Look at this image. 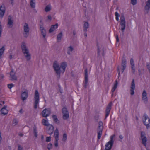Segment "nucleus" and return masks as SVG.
<instances>
[{
	"instance_id": "62",
	"label": "nucleus",
	"mask_w": 150,
	"mask_h": 150,
	"mask_svg": "<svg viewBox=\"0 0 150 150\" xmlns=\"http://www.w3.org/2000/svg\"><path fill=\"white\" fill-rule=\"evenodd\" d=\"M11 2V4L13 5V0H10Z\"/></svg>"
},
{
	"instance_id": "39",
	"label": "nucleus",
	"mask_w": 150,
	"mask_h": 150,
	"mask_svg": "<svg viewBox=\"0 0 150 150\" xmlns=\"http://www.w3.org/2000/svg\"><path fill=\"white\" fill-rule=\"evenodd\" d=\"M18 123V121L16 119H14L13 121V124H14V125H16Z\"/></svg>"
},
{
	"instance_id": "29",
	"label": "nucleus",
	"mask_w": 150,
	"mask_h": 150,
	"mask_svg": "<svg viewBox=\"0 0 150 150\" xmlns=\"http://www.w3.org/2000/svg\"><path fill=\"white\" fill-rule=\"evenodd\" d=\"M33 133L34 136L36 137H37L38 136L37 131V127L35 126L34 125L33 127Z\"/></svg>"
},
{
	"instance_id": "37",
	"label": "nucleus",
	"mask_w": 150,
	"mask_h": 150,
	"mask_svg": "<svg viewBox=\"0 0 150 150\" xmlns=\"http://www.w3.org/2000/svg\"><path fill=\"white\" fill-rule=\"evenodd\" d=\"M52 144L51 143H50L48 145L47 149L48 150H50L51 149H52Z\"/></svg>"
},
{
	"instance_id": "59",
	"label": "nucleus",
	"mask_w": 150,
	"mask_h": 150,
	"mask_svg": "<svg viewBox=\"0 0 150 150\" xmlns=\"http://www.w3.org/2000/svg\"><path fill=\"white\" fill-rule=\"evenodd\" d=\"M48 19L50 21L51 20L52 17L50 15H49L48 16Z\"/></svg>"
},
{
	"instance_id": "19",
	"label": "nucleus",
	"mask_w": 150,
	"mask_h": 150,
	"mask_svg": "<svg viewBox=\"0 0 150 150\" xmlns=\"http://www.w3.org/2000/svg\"><path fill=\"white\" fill-rule=\"evenodd\" d=\"M47 131V133L50 135H51L53 132L54 129L53 125H50Z\"/></svg>"
},
{
	"instance_id": "56",
	"label": "nucleus",
	"mask_w": 150,
	"mask_h": 150,
	"mask_svg": "<svg viewBox=\"0 0 150 150\" xmlns=\"http://www.w3.org/2000/svg\"><path fill=\"white\" fill-rule=\"evenodd\" d=\"M2 31V28L1 25H0V37L1 36V33Z\"/></svg>"
},
{
	"instance_id": "44",
	"label": "nucleus",
	"mask_w": 150,
	"mask_h": 150,
	"mask_svg": "<svg viewBox=\"0 0 150 150\" xmlns=\"http://www.w3.org/2000/svg\"><path fill=\"white\" fill-rule=\"evenodd\" d=\"M131 69H132V71L133 73V74H135V69L134 68V66H131Z\"/></svg>"
},
{
	"instance_id": "57",
	"label": "nucleus",
	"mask_w": 150,
	"mask_h": 150,
	"mask_svg": "<svg viewBox=\"0 0 150 150\" xmlns=\"http://www.w3.org/2000/svg\"><path fill=\"white\" fill-rule=\"evenodd\" d=\"M146 66L147 69H148L149 70H150V64H148L146 65Z\"/></svg>"
},
{
	"instance_id": "33",
	"label": "nucleus",
	"mask_w": 150,
	"mask_h": 150,
	"mask_svg": "<svg viewBox=\"0 0 150 150\" xmlns=\"http://www.w3.org/2000/svg\"><path fill=\"white\" fill-rule=\"evenodd\" d=\"M51 9V7L49 5H47L45 8V11L46 12H48L50 11Z\"/></svg>"
},
{
	"instance_id": "6",
	"label": "nucleus",
	"mask_w": 150,
	"mask_h": 150,
	"mask_svg": "<svg viewBox=\"0 0 150 150\" xmlns=\"http://www.w3.org/2000/svg\"><path fill=\"white\" fill-rule=\"evenodd\" d=\"M62 113L63 114L62 118L63 119L66 120L69 118V112L66 108L64 107L62 109Z\"/></svg>"
},
{
	"instance_id": "43",
	"label": "nucleus",
	"mask_w": 150,
	"mask_h": 150,
	"mask_svg": "<svg viewBox=\"0 0 150 150\" xmlns=\"http://www.w3.org/2000/svg\"><path fill=\"white\" fill-rule=\"evenodd\" d=\"M115 83L114 85V86L112 88H113L115 89H116L117 88V84H118L117 81V80L116 81H115Z\"/></svg>"
},
{
	"instance_id": "24",
	"label": "nucleus",
	"mask_w": 150,
	"mask_h": 150,
	"mask_svg": "<svg viewBox=\"0 0 150 150\" xmlns=\"http://www.w3.org/2000/svg\"><path fill=\"white\" fill-rule=\"evenodd\" d=\"M23 29L24 32H29V28L28 27V24L27 23H25Z\"/></svg>"
},
{
	"instance_id": "5",
	"label": "nucleus",
	"mask_w": 150,
	"mask_h": 150,
	"mask_svg": "<svg viewBox=\"0 0 150 150\" xmlns=\"http://www.w3.org/2000/svg\"><path fill=\"white\" fill-rule=\"evenodd\" d=\"M120 25L121 26V29L123 33L126 27V22L124 15H122L120 18Z\"/></svg>"
},
{
	"instance_id": "64",
	"label": "nucleus",
	"mask_w": 150,
	"mask_h": 150,
	"mask_svg": "<svg viewBox=\"0 0 150 150\" xmlns=\"http://www.w3.org/2000/svg\"><path fill=\"white\" fill-rule=\"evenodd\" d=\"M19 112L20 113H21L22 114L23 113V112H22V109H21L19 111Z\"/></svg>"
},
{
	"instance_id": "63",
	"label": "nucleus",
	"mask_w": 150,
	"mask_h": 150,
	"mask_svg": "<svg viewBox=\"0 0 150 150\" xmlns=\"http://www.w3.org/2000/svg\"><path fill=\"white\" fill-rule=\"evenodd\" d=\"M119 138L120 139H122L123 138V137L121 135H120L119 136Z\"/></svg>"
},
{
	"instance_id": "53",
	"label": "nucleus",
	"mask_w": 150,
	"mask_h": 150,
	"mask_svg": "<svg viewBox=\"0 0 150 150\" xmlns=\"http://www.w3.org/2000/svg\"><path fill=\"white\" fill-rule=\"evenodd\" d=\"M115 14L116 16V17H119L120 16V15L118 13V12H116L115 13Z\"/></svg>"
},
{
	"instance_id": "45",
	"label": "nucleus",
	"mask_w": 150,
	"mask_h": 150,
	"mask_svg": "<svg viewBox=\"0 0 150 150\" xmlns=\"http://www.w3.org/2000/svg\"><path fill=\"white\" fill-rule=\"evenodd\" d=\"M97 47H98L97 53H98V56H99L100 55V49H99V46H98V44H97Z\"/></svg>"
},
{
	"instance_id": "27",
	"label": "nucleus",
	"mask_w": 150,
	"mask_h": 150,
	"mask_svg": "<svg viewBox=\"0 0 150 150\" xmlns=\"http://www.w3.org/2000/svg\"><path fill=\"white\" fill-rule=\"evenodd\" d=\"M62 35V32H60L59 34H58L57 38L58 42H59L60 41Z\"/></svg>"
},
{
	"instance_id": "1",
	"label": "nucleus",
	"mask_w": 150,
	"mask_h": 150,
	"mask_svg": "<svg viewBox=\"0 0 150 150\" xmlns=\"http://www.w3.org/2000/svg\"><path fill=\"white\" fill-rule=\"evenodd\" d=\"M67 66V64L65 62H63L61 64L60 67L57 63V61H54L53 63V67L56 73L57 74V78H59L61 71L60 68L62 69V72L64 73L65 71V68Z\"/></svg>"
},
{
	"instance_id": "60",
	"label": "nucleus",
	"mask_w": 150,
	"mask_h": 150,
	"mask_svg": "<svg viewBox=\"0 0 150 150\" xmlns=\"http://www.w3.org/2000/svg\"><path fill=\"white\" fill-rule=\"evenodd\" d=\"M103 52L102 53V56L103 57L104 55V48H103Z\"/></svg>"
},
{
	"instance_id": "48",
	"label": "nucleus",
	"mask_w": 150,
	"mask_h": 150,
	"mask_svg": "<svg viewBox=\"0 0 150 150\" xmlns=\"http://www.w3.org/2000/svg\"><path fill=\"white\" fill-rule=\"evenodd\" d=\"M14 74H15V73L14 72L13 69H12L10 72V76H11V75H14Z\"/></svg>"
},
{
	"instance_id": "26",
	"label": "nucleus",
	"mask_w": 150,
	"mask_h": 150,
	"mask_svg": "<svg viewBox=\"0 0 150 150\" xmlns=\"http://www.w3.org/2000/svg\"><path fill=\"white\" fill-rule=\"evenodd\" d=\"M54 136L55 139H58L59 131L57 128H56L54 131Z\"/></svg>"
},
{
	"instance_id": "49",
	"label": "nucleus",
	"mask_w": 150,
	"mask_h": 150,
	"mask_svg": "<svg viewBox=\"0 0 150 150\" xmlns=\"http://www.w3.org/2000/svg\"><path fill=\"white\" fill-rule=\"evenodd\" d=\"M103 127H98V131L102 132Z\"/></svg>"
},
{
	"instance_id": "12",
	"label": "nucleus",
	"mask_w": 150,
	"mask_h": 150,
	"mask_svg": "<svg viewBox=\"0 0 150 150\" xmlns=\"http://www.w3.org/2000/svg\"><path fill=\"white\" fill-rule=\"evenodd\" d=\"M13 24V21L11 15H10L8 16V19L7 25L8 27L10 28H11Z\"/></svg>"
},
{
	"instance_id": "25",
	"label": "nucleus",
	"mask_w": 150,
	"mask_h": 150,
	"mask_svg": "<svg viewBox=\"0 0 150 150\" xmlns=\"http://www.w3.org/2000/svg\"><path fill=\"white\" fill-rule=\"evenodd\" d=\"M42 123L44 125L48 127L50 124L48 123V121L45 119H43L42 120Z\"/></svg>"
},
{
	"instance_id": "46",
	"label": "nucleus",
	"mask_w": 150,
	"mask_h": 150,
	"mask_svg": "<svg viewBox=\"0 0 150 150\" xmlns=\"http://www.w3.org/2000/svg\"><path fill=\"white\" fill-rule=\"evenodd\" d=\"M14 85L12 84H9L8 85V87L9 89H11L14 86Z\"/></svg>"
},
{
	"instance_id": "38",
	"label": "nucleus",
	"mask_w": 150,
	"mask_h": 150,
	"mask_svg": "<svg viewBox=\"0 0 150 150\" xmlns=\"http://www.w3.org/2000/svg\"><path fill=\"white\" fill-rule=\"evenodd\" d=\"M130 64L131 65V66H134V60L132 58H131L130 60Z\"/></svg>"
},
{
	"instance_id": "61",
	"label": "nucleus",
	"mask_w": 150,
	"mask_h": 150,
	"mask_svg": "<svg viewBox=\"0 0 150 150\" xmlns=\"http://www.w3.org/2000/svg\"><path fill=\"white\" fill-rule=\"evenodd\" d=\"M138 73L139 74V75H140L141 74V70L140 69H138Z\"/></svg>"
},
{
	"instance_id": "55",
	"label": "nucleus",
	"mask_w": 150,
	"mask_h": 150,
	"mask_svg": "<svg viewBox=\"0 0 150 150\" xmlns=\"http://www.w3.org/2000/svg\"><path fill=\"white\" fill-rule=\"evenodd\" d=\"M117 70L118 73V78H119V76H120V71L119 68L118 66L117 67Z\"/></svg>"
},
{
	"instance_id": "9",
	"label": "nucleus",
	"mask_w": 150,
	"mask_h": 150,
	"mask_svg": "<svg viewBox=\"0 0 150 150\" xmlns=\"http://www.w3.org/2000/svg\"><path fill=\"white\" fill-rule=\"evenodd\" d=\"M115 137V134H114L110 136V141L107 142L105 145V146H106V147H110L111 148H112L114 144V140L113 139V138L114 137Z\"/></svg>"
},
{
	"instance_id": "16",
	"label": "nucleus",
	"mask_w": 150,
	"mask_h": 150,
	"mask_svg": "<svg viewBox=\"0 0 150 150\" xmlns=\"http://www.w3.org/2000/svg\"><path fill=\"white\" fill-rule=\"evenodd\" d=\"M28 97V91H25L22 93L21 95V98L23 101L27 99Z\"/></svg>"
},
{
	"instance_id": "36",
	"label": "nucleus",
	"mask_w": 150,
	"mask_h": 150,
	"mask_svg": "<svg viewBox=\"0 0 150 150\" xmlns=\"http://www.w3.org/2000/svg\"><path fill=\"white\" fill-rule=\"evenodd\" d=\"M102 132L98 131V140H99L100 139Z\"/></svg>"
},
{
	"instance_id": "40",
	"label": "nucleus",
	"mask_w": 150,
	"mask_h": 150,
	"mask_svg": "<svg viewBox=\"0 0 150 150\" xmlns=\"http://www.w3.org/2000/svg\"><path fill=\"white\" fill-rule=\"evenodd\" d=\"M131 3L133 5L136 4L137 2V0H131Z\"/></svg>"
},
{
	"instance_id": "51",
	"label": "nucleus",
	"mask_w": 150,
	"mask_h": 150,
	"mask_svg": "<svg viewBox=\"0 0 150 150\" xmlns=\"http://www.w3.org/2000/svg\"><path fill=\"white\" fill-rule=\"evenodd\" d=\"M98 124H99L98 127H103V122L101 121L99 122L98 123Z\"/></svg>"
},
{
	"instance_id": "10",
	"label": "nucleus",
	"mask_w": 150,
	"mask_h": 150,
	"mask_svg": "<svg viewBox=\"0 0 150 150\" xmlns=\"http://www.w3.org/2000/svg\"><path fill=\"white\" fill-rule=\"evenodd\" d=\"M40 29L41 32V34L45 40V37L46 35V31L45 29L43 27V24L40 25Z\"/></svg>"
},
{
	"instance_id": "11",
	"label": "nucleus",
	"mask_w": 150,
	"mask_h": 150,
	"mask_svg": "<svg viewBox=\"0 0 150 150\" xmlns=\"http://www.w3.org/2000/svg\"><path fill=\"white\" fill-rule=\"evenodd\" d=\"M135 88V85L134 83V80L133 79L131 83L130 87V94L132 95L134 93V90Z\"/></svg>"
},
{
	"instance_id": "32",
	"label": "nucleus",
	"mask_w": 150,
	"mask_h": 150,
	"mask_svg": "<svg viewBox=\"0 0 150 150\" xmlns=\"http://www.w3.org/2000/svg\"><path fill=\"white\" fill-rule=\"evenodd\" d=\"M142 99L145 103H147L148 102V98L146 96H142Z\"/></svg>"
},
{
	"instance_id": "41",
	"label": "nucleus",
	"mask_w": 150,
	"mask_h": 150,
	"mask_svg": "<svg viewBox=\"0 0 150 150\" xmlns=\"http://www.w3.org/2000/svg\"><path fill=\"white\" fill-rule=\"evenodd\" d=\"M29 34V32H24L23 33L24 36L25 38H27Z\"/></svg>"
},
{
	"instance_id": "14",
	"label": "nucleus",
	"mask_w": 150,
	"mask_h": 150,
	"mask_svg": "<svg viewBox=\"0 0 150 150\" xmlns=\"http://www.w3.org/2000/svg\"><path fill=\"white\" fill-rule=\"evenodd\" d=\"M112 105V102H111L108 105L106 110V114L105 116V119H106L107 117L108 116L110 111L111 109V106Z\"/></svg>"
},
{
	"instance_id": "58",
	"label": "nucleus",
	"mask_w": 150,
	"mask_h": 150,
	"mask_svg": "<svg viewBox=\"0 0 150 150\" xmlns=\"http://www.w3.org/2000/svg\"><path fill=\"white\" fill-rule=\"evenodd\" d=\"M116 39L117 42H119V39L117 35H116Z\"/></svg>"
},
{
	"instance_id": "7",
	"label": "nucleus",
	"mask_w": 150,
	"mask_h": 150,
	"mask_svg": "<svg viewBox=\"0 0 150 150\" xmlns=\"http://www.w3.org/2000/svg\"><path fill=\"white\" fill-rule=\"evenodd\" d=\"M141 138L142 139V144L144 146H146L147 138L145 132L142 131L141 132Z\"/></svg>"
},
{
	"instance_id": "20",
	"label": "nucleus",
	"mask_w": 150,
	"mask_h": 150,
	"mask_svg": "<svg viewBox=\"0 0 150 150\" xmlns=\"http://www.w3.org/2000/svg\"><path fill=\"white\" fill-rule=\"evenodd\" d=\"M58 24L57 23L56 24L54 25H52L49 30V33H51L53 32L58 27Z\"/></svg>"
},
{
	"instance_id": "13",
	"label": "nucleus",
	"mask_w": 150,
	"mask_h": 150,
	"mask_svg": "<svg viewBox=\"0 0 150 150\" xmlns=\"http://www.w3.org/2000/svg\"><path fill=\"white\" fill-rule=\"evenodd\" d=\"M88 75L87 69H86L85 70V81L84 86L85 88H86L87 86L88 82Z\"/></svg>"
},
{
	"instance_id": "2",
	"label": "nucleus",
	"mask_w": 150,
	"mask_h": 150,
	"mask_svg": "<svg viewBox=\"0 0 150 150\" xmlns=\"http://www.w3.org/2000/svg\"><path fill=\"white\" fill-rule=\"evenodd\" d=\"M22 52L24 54L27 61H29L31 59V55L29 53V51L27 48L24 42H22L21 45Z\"/></svg>"
},
{
	"instance_id": "28",
	"label": "nucleus",
	"mask_w": 150,
	"mask_h": 150,
	"mask_svg": "<svg viewBox=\"0 0 150 150\" xmlns=\"http://www.w3.org/2000/svg\"><path fill=\"white\" fill-rule=\"evenodd\" d=\"M73 48L71 46H69L68 48L67 53L69 55H70V52L73 51Z\"/></svg>"
},
{
	"instance_id": "31",
	"label": "nucleus",
	"mask_w": 150,
	"mask_h": 150,
	"mask_svg": "<svg viewBox=\"0 0 150 150\" xmlns=\"http://www.w3.org/2000/svg\"><path fill=\"white\" fill-rule=\"evenodd\" d=\"M35 0H30V5L32 8H35V3L34 1Z\"/></svg>"
},
{
	"instance_id": "52",
	"label": "nucleus",
	"mask_w": 150,
	"mask_h": 150,
	"mask_svg": "<svg viewBox=\"0 0 150 150\" xmlns=\"http://www.w3.org/2000/svg\"><path fill=\"white\" fill-rule=\"evenodd\" d=\"M23 147L20 145H18V150H22Z\"/></svg>"
},
{
	"instance_id": "34",
	"label": "nucleus",
	"mask_w": 150,
	"mask_h": 150,
	"mask_svg": "<svg viewBox=\"0 0 150 150\" xmlns=\"http://www.w3.org/2000/svg\"><path fill=\"white\" fill-rule=\"evenodd\" d=\"M67 139V135L66 134L64 133L63 135V137L62 140L64 142H65Z\"/></svg>"
},
{
	"instance_id": "21",
	"label": "nucleus",
	"mask_w": 150,
	"mask_h": 150,
	"mask_svg": "<svg viewBox=\"0 0 150 150\" xmlns=\"http://www.w3.org/2000/svg\"><path fill=\"white\" fill-rule=\"evenodd\" d=\"M7 106H4L1 110V112L2 114L4 115L7 114L8 113V111L6 109Z\"/></svg>"
},
{
	"instance_id": "4",
	"label": "nucleus",
	"mask_w": 150,
	"mask_h": 150,
	"mask_svg": "<svg viewBox=\"0 0 150 150\" xmlns=\"http://www.w3.org/2000/svg\"><path fill=\"white\" fill-rule=\"evenodd\" d=\"M142 120L144 124L146 126L147 128L149 127L150 119L146 113L144 114L143 116Z\"/></svg>"
},
{
	"instance_id": "50",
	"label": "nucleus",
	"mask_w": 150,
	"mask_h": 150,
	"mask_svg": "<svg viewBox=\"0 0 150 150\" xmlns=\"http://www.w3.org/2000/svg\"><path fill=\"white\" fill-rule=\"evenodd\" d=\"M58 139H55V141L54 143V146L56 147H57L58 146Z\"/></svg>"
},
{
	"instance_id": "35",
	"label": "nucleus",
	"mask_w": 150,
	"mask_h": 150,
	"mask_svg": "<svg viewBox=\"0 0 150 150\" xmlns=\"http://www.w3.org/2000/svg\"><path fill=\"white\" fill-rule=\"evenodd\" d=\"M11 80L12 81L17 80V77L15 75V74H14V75H11Z\"/></svg>"
},
{
	"instance_id": "18",
	"label": "nucleus",
	"mask_w": 150,
	"mask_h": 150,
	"mask_svg": "<svg viewBox=\"0 0 150 150\" xmlns=\"http://www.w3.org/2000/svg\"><path fill=\"white\" fill-rule=\"evenodd\" d=\"M145 4L146 5L144 9L146 11V13H148L150 9V0H148V1L146 2Z\"/></svg>"
},
{
	"instance_id": "47",
	"label": "nucleus",
	"mask_w": 150,
	"mask_h": 150,
	"mask_svg": "<svg viewBox=\"0 0 150 150\" xmlns=\"http://www.w3.org/2000/svg\"><path fill=\"white\" fill-rule=\"evenodd\" d=\"M147 96V93L145 90H144L142 94V96Z\"/></svg>"
},
{
	"instance_id": "54",
	"label": "nucleus",
	"mask_w": 150,
	"mask_h": 150,
	"mask_svg": "<svg viewBox=\"0 0 150 150\" xmlns=\"http://www.w3.org/2000/svg\"><path fill=\"white\" fill-rule=\"evenodd\" d=\"M105 150H111L112 148L110 147H106V146H105Z\"/></svg>"
},
{
	"instance_id": "3",
	"label": "nucleus",
	"mask_w": 150,
	"mask_h": 150,
	"mask_svg": "<svg viewBox=\"0 0 150 150\" xmlns=\"http://www.w3.org/2000/svg\"><path fill=\"white\" fill-rule=\"evenodd\" d=\"M39 93L37 90H35L34 96V108L36 109L39 103Z\"/></svg>"
},
{
	"instance_id": "17",
	"label": "nucleus",
	"mask_w": 150,
	"mask_h": 150,
	"mask_svg": "<svg viewBox=\"0 0 150 150\" xmlns=\"http://www.w3.org/2000/svg\"><path fill=\"white\" fill-rule=\"evenodd\" d=\"M5 8L4 6H1L0 7V16L2 18L4 15Z\"/></svg>"
},
{
	"instance_id": "15",
	"label": "nucleus",
	"mask_w": 150,
	"mask_h": 150,
	"mask_svg": "<svg viewBox=\"0 0 150 150\" xmlns=\"http://www.w3.org/2000/svg\"><path fill=\"white\" fill-rule=\"evenodd\" d=\"M126 60L124 57H123L122 59V62L121 64V66L122 67V72L123 73L124 70L125 69L126 67Z\"/></svg>"
},
{
	"instance_id": "22",
	"label": "nucleus",
	"mask_w": 150,
	"mask_h": 150,
	"mask_svg": "<svg viewBox=\"0 0 150 150\" xmlns=\"http://www.w3.org/2000/svg\"><path fill=\"white\" fill-rule=\"evenodd\" d=\"M52 118L53 119V121L54 122L58 125L59 124L60 121L58 120L56 115H53L52 116Z\"/></svg>"
},
{
	"instance_id": "42",
	"label": "nucleus",
	"mask_w": 150,
	"mask_h": 150,
	"mask_svg": "<svg viewBox=\"0 0 150 150\" xmlns=\"http://www.w3.org/2000/svg\"><path fill=\"white\" fill-rule=\"evenodd\" d=\"M51 137L50 136L47 137L46 138V141L47 142H50L51 141Z\"/></svg>"
},
{
	"instance_id": "8",
	"label": "nucleus",
	"mask_w": 150,
	"mask_h": 150,
	"mask_svg": "<svg viewBox=\"0 0 150 150\" xmlns=\"http://www.w3.org/2000/svg\"><path fill=\"white\" fill-rule=\"evenodd\" d=\"M51 114V110L49 108L44 109L42 112V115L43 117H46Z\"/></svg>"
},
{
	"instance_id": "23",
	"label": "nucleus",
	"mask_w": 150,
	"mask_h": 150,
	"mask_svg": "<svg viewBox=\"0 0 150 150\" xmlns=\"http://www.w3.org/2000/svg\"><path fill=\"white\" fill-rule=\"evenodd\" d=\"M89 25V24L88 22H85L83 26V30L84 32H86L87 31V29L88 28Z\"/></svg>"
},
{
	"instance_id": "30",
	"label": "nucleus",
	"mask_w": 150,
	"mask_h": 150,
	"mask_svg": "<svg viewBox=\"0 0 150 150\" xmlns=\"http://www.w3.org/2000/svg\"><path fill=\"white\" fill-rule=\"evenodd\" d=\"M4 50L5 47L4 46H3L0 49V59L1 57V56L4 53Z\"/></svg>"
}]
</instances>
